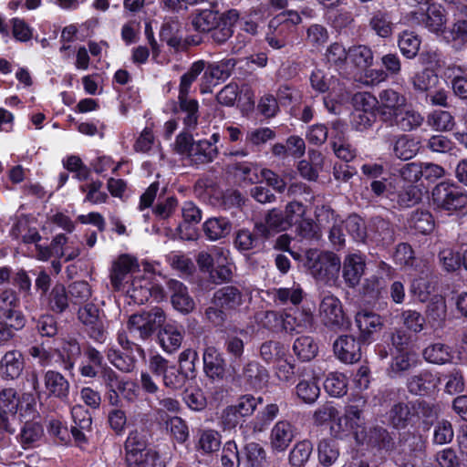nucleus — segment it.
<instances>
[{
    "mask_svg": "<svg viewBox=\"0 0 467 467\" xmlns=\"http://www.w3.org/2000/svg\"><path fill=\"white\" fill-rule=\"evenodd\" d=\"M165 313L161 307H154L150 311L133 314L128 321L130 333H139L142 339L150 337L157 333L158 343L168 354L177 351L182 346L184 337V327L176 322L165 323Z\"/></svg>",
    "mask_w": 467,
    "mask_h": 467,
    "instance_id": "f257e3e1",
    "label": "nucleus"
},
{
    "mask_svg": "<svg viewBox=\"0 0 467 467\" xmlns=\"http://www.w3.org/2000/svg\"><path fill=\"white\" fill-rule=\"evenodd\" d=\"M239 11L229 9L219 13L212 9H197L192 16L191 24L199 33H210L216 44L225 43L234 34V26L238 22Z\"/></svg>",
    "mask_w": 467,
    "mask_h": 467,
    "instance_id": "f03ea898",
    "label": "nucleus"
},
{
    "mask_svg": "<svg viewBox=\"0 0 467 467\" xmlns=\"http://www.w3.org/2000/svg\"><path fill=\"white\" fill-rule=\"evenodd\" d=\"M245 302V295L239 285H226L215 290L204 316L214 327H223L229 317L236 313Z\"/></svg>",
    "mask_w": 467,
    "mask_h": 467,
    "instance_id": "7ed1b4c3",
    "label": "nucleus"
},
{
    "mask_svg": "<svg viewBox=\"0 0 467 467\" xmlns=\"http://www.w3.org/2000/svg\"><path fill=\"white\" fill-rule=\"evenodd\" d=\"M367 400L359 396L345 407L344 414L330 426L331 435L338 440L353 439L358 445H364L366 422L363 416Z\"/></svg>",
    "mask_w": 467,
    "mask_h": 467,
    "instance_id": "20e7f679",
    "label": "nucleus"
},
{
    "mask_svg": "<svg viewBox=\"0 0 467 467\" xmlns=\"http://www.w3.org/2000/svg\"><path fill=\"white\" fill-rule=\"evenodd\" d=\"M430 200L438 213L457 219L467 215V191L456 182L444 181L437 183L431 192Z\"/></svg>",
    "mask_w": 467,
    "mask_h": 467,
    "instance_id": "39448f33",
    "label": "nucleus"
},
{
    "mask_svg": "<svg viewBox=\"0 0 467 467\" xmlns=\"http://www.w3.org/2000/svg\"><path fill=\"white\" fill-rule=\"evenodd\" d=\"M304 265L314 278L325 281L332 278L339 271L340 260L332 252L309 249L306 253Z\"/></svg>",
    "mask_w": 467,
    "mask_h": 467,
    "instance_id": "423d86ee",
    "label": "nucleus"
},
{
    "mask_svg": "<svg viewBox=\"0 0 467 467\" xmlns=\"http://www.w3.org/2000/svg\"><path fill=\"white\" fill-rule=\"evenodd\" d=\"M357 336L368 346L375 342L385 326L384 317L373 310L361 308L354 316Z\"/></svg>",
    "mask_w": 467,
    "mask_h": 467,
    "instance_id": "0eeeda50",
    "label": "nucleus"
},
{
    "mask_svg": "<svg viewBox=\"0 0 467 467\" xmlns=\"http://www.w3.org/2000/svg\"><path fill=\"white\" fill-rule=\"evenodd\" d=\"M319 315L323 324L335 330H347L351 321L343 309L342 302L334 295L324 296L319 304Z\"/></svg>",
    "mask_w": 467,
    "mask_h": 467,
    "instance_id": "6e6552de",
    "label": "nucleus"
},
{
    "mask_svg": "<svg viewBox=\"0 0 467 467\" xmlns=\"http://www.w3.org/2000/svg\"><path fill=\"white\" fill-rule=\"evenodd\" d=\"M233 382L244 386L246 389H262L269 379L267 369L257 361H249L242 371L230 372Z\"/></svg>",
    "mask_w": 467,
    "mask_h": 467,
    "instance_id": "1a4fd4ad",
    "label": "nucleus"
},
{
    "mask_svg": "<svg viewBox=\"0 0 467 467\" xmlns=\"http://www.w3.org/2000/svg\"><path fill=\"white\" fill-rule=\"evenodd\" d=\"M202 366L205 377L213 383H221L230 378L229 366L223 354L213 346L204 348Z\"/></svg>",
    "mask_w": 467,
    "mask_h": 467,
    "instance_id": "9d476101",
    "label": "nucleus"
},
{
    "mask_svg": "<svg viewBox=\"0 0 467 467\" xmlns=\"http://www.w3.org/2000/svg\"><path fill=\"white\" fill-rule=\"evenodd\" d=\"M368 345L360 341V337L351 334L340 335L333 343V352L336 358L345 364H354L360 361L362 349Z\"/></svg>",
    "mask_w": 467,
    "mask_h": 467,
    "instance_id": "9b49d317",
    "label": "nucleus"
},
{
    "mask_svg": "<svg viewBox=\"0 0 467 467\" xmlns=\"http://www.w3.org/2000/svg\"><path fill=\"white\" fill-rule=\"evenodd\" d=\"M68 296L67 286L63 283L57 282L50 293H47L40 302L47 312L64 317L74 313Z\"/></svg>",
    "mask_w": 467,
    "mask_h": 467,
    "instance_id": "f8f14e48",
    "label": "nucleus"
},
{
    "mask_svg": "<svg viewBox=\"0 0 467 467\" xmlns=\"http://www.w3.org/2000/svg\"><path fill=\"white\" fill-rule=\"evenodd\" d=\"M0 319L13 322V326L26 324L19 295L11 288H6L0 293Z\"/></svg>",
    "mask_w": 467,
    "mask_h": 467,
    "instance_id": "ddd939ff",
    "label": "nucleus"
},
{
    "mask_svg": "<svg viewBox=\"0 0 467 467\" xmlns=\"http://www.w3.org/2000/svg\"><path fill=\"white\" fill-rule=\"evenodd\" d=\"M366 243L376 246H388L394 242L395 233L389 221L372 217L367 225Z\"/></svg>",
    "mask_w": 467,
    "mask_h": 467,
    "instance_id": "4468645a",
    "label": "nucleus"
},
{
    "mask_svg": "<svg viewBox=\"0 0 467 467\" xmlns=\"http://www.w3.org/2000/svg\"><path fill=\"white\" fill-rule=\"evenodd\" d=\"M140 271V265L137 257L130 254H121L112 263L109 273V279L112 288L120 291L128 275Z\"/></svg>",
    "mask_w": 467,
    "mask_h": 467,
    "instance_id": "2eb2a0df",
    "label": "nucleus"
},
{
    "mask_svg": "<svg viewBox=\"0 0 467 467\" xmlns=\"http://www.w3.org/2000/svg\"><path fill=\"white\" fill-rule=\"evenodd\" d=\"M182 222L179 223L176 231L182 240L192 241L197 238L195 225L202 218V212L192 201H185L182 206Z\"/></svg>",
    "mask_w": 467,
    "mask_h": 467,
    "instance_id": "dca6fc26",
    "label": "nucleus"
},
{
    "mask_svg": "<svg viewBox=\"0 0 467 467\" xmlns=\"http://www.w3.org/2000/svg\"><path fill=\"white\" fill-rule=\"evenodd\" d=\"M296 427L287 420H280L273 426L269 441L274 453L285 452L296 436Z\"/></svg>",
    "mask_w": 467,
    "mask_h": 467,
    "instance_id": "f3484780",
    "label": "nucleus"
},
{
    "mask_svg": "<svg viewBox=\"0 0 467 467\" xmlns=\"http://www.w3.org/2000/svg\"><path fill=\"white\" fill-rule=\"evenodd\" d=\"M275 317L276 321L279 322V326L281 330L285 331L286 333H294L299 332V328H306L308 327H311L313 324L314 317L310 310H299L298 308L296 309H289L285 311L283 314L277 317L276 314L272 312L270 314Z\"/></svg>",
    "mask_w": 467,
    "mask_h": 467,
    "instance_id": "a211bd4d",
    "label": "nucleus"
},
{
    "mask_svg": "<svg viewBox=\"0 0 467 467\" xmlns=\"http://www.w3.org/2000/svg\"><path fill=\"white\" fill-rule=\"evenodd\" d=\"M83 358L84 361L79 367L78 371L82 377L85 378H97L99 373L109 367L105 361L103 354L93 347L89 342L83 344Z\"/></svg>",
    "mask_w": 467,
    "mask_h": 467,
    "instance_id": "6ab92c4d",
    "label": "nucleus"
},
{
    "mask_svg": "<svg viewBox=\"0 0 467 467\" xmlns=\"http://www.w3.org/2000/svg\"><path fill=\"white\" fill-rule=\"evenodd\" d=\"M171 112L175 115L183 113L182 119L184 127L189 130L196 129L199 120V102L195 99H189V93L178 95V102H173Z\"/></svg>",
    "mask_w": 467,
    "mask_h": 467,
    "instance_id": "aec40b11",
    "label": "nucleus"
},
{
    "mask_svg": "<svg viewBox=\"0 0 467 467\" xmlns=\"http://www.w3.org/2000/svg\"><path fill=\"white\" fill-rule=\"evenodd\" d=\"M455 7L458 13L454 15V22L451 26L444 27L442 35L448 42L462 46L467 44V5L459 3Z\"/></svg>",
    "mask_w": 467,
    "mask_h": 467,
    "instance_id": "412c9836",
    "label": "nucleus"
},
{
    "mask_svg": "<svg viewBox=\"0 0 467 467\" xmlns=\"http://www.w3.org/2000/svg\"><path fill=\"white\" fill-rule=\"evenodd\" d=\"M235 66L236 60L234 58H225L218 62L209 63L207 66L205 65L202 80L207 87L216 86L231 77Z\"/></svg>",
    "mask_w": 467,
    "mask_h": 467,
    "instance_id": "4be33fe9",
    "label": "nucleus"
},
{
    "mask_svg": "<svg viewBox=\"0 0 467 467\" xmlns=\"http://www.w3.org/2000/svg\"><path fill=\"white\" fill-rule=\"evenodd\" d=\"M440 383V378L431 370L422 369L408 379L407 388L410 393L426 396L434 392Z\"/></svg>",
    "mask_w": 467,
    "mask_h": 467,
    "instance_id": "5701e85b",
    "label": "nucleus"
},
{
    "mask_svg": "<svg viewBox=\"0 0 467 467\" xmlns=\"http://www.w3.org/2000/svg\"><path fill=\"white\" fill-rule=\"evenodd\" d=\"M415 401L397 402L389 411L390 424L396 429H405L408 426H417V416H415Z\"/></svg>",
    "mask_w": 467,
    "mask_h": 467,
    "instance_id": "b1692460",
    "label": "nucleus"
},
{
    "mask_svg": "<svg viewBox=\"0 0 467 467\" xmlns=\"http://www.w3.org/2000/svg\"><path fill=\"white\" fill-rule=\"evenodd\" d=\"M25 368V358L21 351L12 349L5 352L0 359V377L4 380L18 379Z\"/></svg>",
    "mask_w": 467,
    "mask_h": 467,
    "instance_id": "393cba45",
    "label": "nucleus"
},
{
    "mask_svg": "<svg viewBox=\"0 0 467 467\" xmlns=\"http://www.w3.org/2000/svg\"><path fill=\"white\" fill-rule=\"evenodd\" d=\"M385 124L390 127L396 126L401 130L410 131L419 128L423 122V117L417 111L412 109L405 110L401 108L397 113L392 115L388 112L383 113Z\"/></svg>",
    "mask_w": 467,
    "mask_h": 467,
    "instance_id": "a878e982",
    "label": "nucleus"
},
{
    "mask_svg": "<svg viewBox=\"0 0 467 467\" xmlns=\"http://www.w3.org/2000/svg\"><path fill=\"white\" fill-rule=\"evenodd\" d=\"M20 396L13 388L3 389L0 391V420L4 428L12 427L10 420H16L19 409Z\"/></svg>",
    "mask_w": 467,
    "mask_h": 467,
    "instance_id": "bb28decb",
    "label": "nucleus"
},
{
    "mask_svg": "<svg viewBox=\"0 0 467 467\" xmlns=\"http://www.w3.org/2000/svg\"><path fill=\"white\" fill-rule=\"evenodd\" d=\"M414 14H420L421 20L425 23L426 27L431 32H440L444 29L445 10L441 4L431 1L427 5L420 6L419 10L414 11Z\"/></svg>",
    "mask_w": 467,
    "mask_h": 467,
    "instance_id": "cd10ccee",
    "label": "nucleus"
},
{
    "mask_svg": "<svg viewBox=\"0 0 467 467\" xmlns=\"http://www.w3.org/2000/svg\"><path fill=\"white\" fill-rule=\"evenodd\" d=\"M365 267V261L360 255L352 254L346 256L342 269L345 284L351 288L357 286L364 274Z\"/></svg>",
    "mask_w": 467,
    "mask_h": 467,
    "instance_id": "c85d7f7f",
    "label": "nucleus"
},
{
    "mask_svg": "<svg viewBox=\"0 0 467 467\" xmlns=\"http://www.w3.org/2000/svg\"><path fill=\"white\" fill-rule=\"evenodd\" d=\"M169 288L172 292L171 302L175 310L182 314H189L194 309L195 303L183 283L178 280H171L169 282Z\"/></svg>",
    "mask_w": 467,
    "mask_h": 467,
    "instance_id": "c756f323",
    "label": "nucleus"
},
{
    "mask_svg": "<svg viewBox=\"0 0 467 467\" xmlns=\"http://www.w3.org/2000/svg\"><path fill=\"white\" fill-rule=\"evenodd\" d=\"M194 438V449L202 455H210L220 450L222 436L215 430L199 429Z\"/></svg>",
    "mask_w": 467,
    "mask_h": 467,
    "instance_id": "7c9ffc66",
    "label": "nucleus"
},
{
    "mask_svg": "<svg viewBox=\"0 0 467 467\" xmlns=\"http://www.w3.org/2000/svg\"><path fill=\"white\" fill-rule=\"evenodd\" d=\"M378 100L379 109V118L380 120L384 123V112H386V114L389 112L392 115V113H397V111L403 108L406 104L405 96L391 88L381 90L379 93Z\"/></svg>",
    "mask_w": 467,
    "mask_h": 467,
    "instance_id": "2f4dec72",
    "label": "nucleus"
},
{
    "mask_svg": "<svg viewBox=\"0 0 467 467\" xmlns=\"http://www.w3.org/2000/svg\"><path fill=\"white\" fill-rule=\"evenodd\" d=\"M82 351L83 345H80L78 338L74 337L64 338L58 349V357L63 363L64 368L72 370L76 361L80 358Z\"/></svg>",
    "mask_w": 467,
    "mask_h": 467,
    "instance_id": "473e14b6",
    "label": "nucleus"
},
{
    "mask_svg": "<svg viewBox=\"0 0 467 467\" xmlns=\"http://www.w3.org/2000/svg\"><path fill=\"white\" fill-rule=\"evenodd\" d=\"M44 382L48 396H54L60 400L67 398L69 383L61 373L55 370H47L44 376Z\"/></svg>",
    "mask_w": 467,
    "mask_h": 467,
    "instance_id": "72a5a7b5",
    "label": "nucleus"
},
{
    "mask_svg": "<svg viewBox=\"0 0 467 467\" xmlns=\"http://www.w3.org/2000/svg\"><path fill=\"white\" fill-rule=\"evenodd\" d=\"M243 467H265L268 463L266 451L258 442L251 441L242 448Z\"/></svg>",
    "mask_w": 467,
    "mask_h": 467,
    "instance_id": "f704fd0d",
    "label": "nucleus"
},
{
    "mask_svg": "<svg viewBox=\"0 0 467 467\" xmlns=\"http://www.w3.org/2000/svg\"><path fill=\"white\" fill-rule=\"evenodd\" d=\"M420 149V141L407 134L400 135L393 142V154L402 161H409L414 158Z\"/></svg>",
    "mask_w": 467,
    "mask_h": 467,
    "instance_id": "c9c22d12",
    "label": "nucleus"
},
{
    "mask_svg": "<svg viewBox=\"0 0 467 467\" xmlns=\"http://www.w3.org/2000/svg\"><path fill=\"white\" fill-rule=\"evenodd\" d=\"M373 63L372 50L364 45L354 46L348 49L347 65H350L357 70V74H361Z\"/></svg>",
    "mask_w": 467,
    "mask_h": 467,
    "instance_id": "e433bc0d",
    "label": "nucleus"
},
{
    "mask_svg": "<svg viewBox=\"0 0 467 467\" xmlns=\"http://www.w3.org/2000/svg\"><path fill=\"white\" fill-rule=\"evenodd\" d=\"M223 348L229 358V371L235 373L240 369L244 353V343L237 336H227L223 342Z\"/></svg>",
    "mask_w": 467,
    "mask_h": 467,
    "instance_id": "4c0bfd02",
    "label": "nucleus"
},
{
    "mask_svg": "<svg viewBox=\"0 0 467 467\" xmlns=\"http://www.w3.org/2000/svg\"><path fill=\"white\" fill-rule=\"evenodd\" d=\"M202 230L208 240L217 241L231 233L232 223L226 217H212L203 223Z\"/></svg>",
    "mask_w": 467,
    "mask_h": 467,
    "instance_id": "58836bf2",
    "label": "nucleus"
},
{
    "mask_svg": "<svg viewBox=\"0 0 467 467\" xmlns=\"http://www.w3.org/2000/svg\"><path fill=\"white\" fill-rule=\"evenodd\" d=\"M67 290L74 312L79 306L89 303L88 300L92 296V290L88 282L85 280L74 281L67 286Z\"/></svg>",
    "mask_w": 467,
    "mask_h": 467,
    "instance_id": "ea45409f",
    "label": "nucleus"
},
{
    "mask_svg": "<svg viewBox=\"0 0 467 467\" xmlns=\"http://www.w3.org/2000/svg\"><path fill=\"white\" fill-rule=\"evenodd\" d=\"M364 444L379 451L384 450L389 451L392 450L394 441L391 435L386 429L376 426L371 428L368 432L366 431Z\"/></svg>",
    "mask_w": 467,
    "mask_h": 467,
    "instance_id": "a19ab883",
    "label": "nucleus"
},
{
    "mask_svg": "<svg viewBox=\"0 0 467 467\" xmlns=\"http://www.w3.org/2000/svg\"><path fill=\"white\" fill-rule=\"evenodd\" d=\"M397 43L401 55L413 59L419 54L421 39L414 31L403 30L399 34Z\"/></svg>",
    "mask_w": 467,
    "mask_h": 467,
    "instance_id": "79ce46f5",
    "label": "nucleus"
},
{
    "mask_svg": "<svg viewBox=\"0 0 467 467\" xmlns=\"http://www.w3.org/2000/svg\"><path fill=\"white\" fill-rule=\"evenodd\" d=\"M313 443L302 440L294 444L288 454V463L291 467H305L313 453Z\"/></svg>",
    "mask_w": 467,
    "mask_h": 467,
    "instance_id": "37998d69",
    "label": "nucleus"
},
{
    "mask_svg": "<svg viewBox=\"0 0 467 467\" xmlns=\"http://www.w3.org/2000/svg\"><path fill=\"white\" fill-rule=\"evenodd\" d=\"M23 422L24 425L19 433V441L22 447L26 449L29 448L42 438L44 429L40 420H26V421Z\"/></svg>",
    "mask_w": 467,
    "mask_h": 467,
    "instance_id": "c03bdc74",
    "label": "nucleus"
},
{
    "mask_svg": "<svg viewBox=\"0 0 467 467\" xmlns=\"http://www.w3.org/2000/svg\"><path fill=\"white\" fill-rule=\"evenodd\" d=\"M297 398L306 404H313L320 395V387L317 377L300 379L296 386Z\"/></svg>",
    "mask_w": 467,
    "mask_h": 467,
    "instance_id": "a18cd8bd",
    "label": "nucleus"
},
{
    "mask_svg": "<svg viewBox=\"0 0 467 467\" xmlns=\"http://www.w3.org/2000/svg\"><path fill=\"white\" fill-rule=\"evenodd\" d=\"M415 416H417V426L428 431L438 419V412L434 405L425 400L415 401Z\"/></svg>",
    "mask_w": 467,
    "mask_h": 467,
    "instance_id": "49530a36",
    "label": "nucleus"
},
{
    "mask_svg": "<svg viewBox=\"0 0 467 467\" xmlns=\"http://www.w3.org/2000/svg\"><path fill=\"white\" fill-rule=\"evenodd\" d=\"M293 350L299 360L310 361L317 357L318 345L312 337L301 336L295 340Z\"/></svg>",
    "mask_w": 467,
    "mask_h": 467,
    "instance_id": "de8ad7c7",
    "label": "nucleus"
},
{
    "mask_svg": "<svg viewBox=\"0 0 467 467\" xmlns=\"http://www.w3.org/2000/svg\"><path fill=\"white\" fill-rule=\"evenodd\" d=\"M343 228L358 243H366L367 225L364 219L357 213L349 214L343 222Z\"/></svg>",
    "mask_w": 467,
    "mask_h": 467,
    "instance_id": "09e8293b",
    "label": "nucleus"
},
{
    "mask_svg": "<svg viewBox=\"0 0 467 467\" xmlns=\"http://www.w3.org/2000/svg\"><path fill=\"white\" fill-rule=\"evenodd\" d=\"M279 406L276 403H270L260 410L254 419L251 421L254 432H263L279 414Z\"/></svg>",
    "mask_w": 467,
    "mask_h": 467,
    "instance_id": "8fccbe9b",
    "label": "nucleus"
},
{
    "mask_svg": "<svg viewBox=\"0 0 467 467\" xmlns=\"http://www.w3.org/2000/svg\"><path fill=\"white\" fill-rule=\"evenodd\" d=\"M326 392L335 398H340L348 392V378L340 372H330L324 383Z\"/></svg>",
    "mask_w": 467,
    "mask_h": 467,
    "instance_id": "3c124183",
    "label": "nucleus"
},
{
    "mask_svg": "<svg viewBox=\"0 0 467 467\" xmlns=\"http://www.w3.org/2000/svg\"><path fill=\"white\" fill-rule=\"evenodd\" d=\"M178 206L179 201L175 195H160L157 202L152 206V213L160 221L168 220L174 214Z\"/></svg>",
    "mask_w": 467,
    "mask_h": 467,
    "instance_id": "603ef678",
    "label": "nucleus"
},
{
    "mask_svg": "<svg viewBox=\"0 0 467 467\" xmlns=\"http://www.w3.org/2000/svg\"><path fill=\"white\" fill-rule=\"evenodd\" d=\"M369 26L380 37L388 38L392 35L393 24L388 12L379 10L372 14Z\"/></svg>",
    "mask_w": 467,
    "mask_h": 467,
    "instance_id": "864d4df0",
    "label": "nucleus"
},
{
    "mask_svg": "<svg viewBox=\"0 0 467 467\" xmlns=\"http://www.w3.org/2000/svg\"><path fill=\"white\" fill-rule=\"evenodd\" d=\"M410 224L419 234H429L435 227V221L429 211L417 210L412 213Z\"/></svg>",
    "mask_w": 467,
    "mask_h": 467,
    "instance_id": "5fc2aeb1",
    "label": "nucleus"
},
{
    "mask_svg": "<svg viewBox=\"0 0 467 467\" xmlns=\"http://www.w3.org/2000/svg\"><path fill=\"white\" fill-rule=\"evenodd\" d=\"M317 456L321 465L331 466L338 458L339 451L336 441L332 439H323L317 445Z\"/></svg>",
    "mask_w": 467,
    "mask_h": 467,
    "instance_id": "6e6d98bb",
    "label": "nucleus"
},
{
    "mask_svg": "<svg viewBox=\"0 0 467 467\" xmlns=\"http://www.w3.org/2000/svg\"><path fill=\"white\" fill-rule=\"evenodd\" d=\"M234 244L237 250L241 252L262 249V239L257 238L253 231L245 228L237 231Z\"/></svg>",
    "mask_w": 467,
    "mask_h": 467,
    "instance_id": "4d7b16f0",
    "label": "nucleus"
},
{
    "mask_svg": "<svg viewBox=\"0 0 467 467\" xmlns=\"http://www.w3.org/2000/svg\"><path fill=\"white\" fill-rule=\"evenodd\" d=\"M392 361L389 366L391 377L400 376L403 372L408 371L416 366V360L413 359L411 352L394 353L390 348Z\"/></svg>",
    "mask_w": 467,
    "mask_h": 467,
    "instance_id": "13d9d810",
    "label": "nucleus"
},
{
    "mask_svg": "<svg viewBox=\"0 0 467 467\" xmlns=\"http://www.w3.org/2000/svg\"><path fill=\"white\" fill-rule=\"evenodd\" d=\"M449 87L453 95L459 99L467 102V73L461 67L454 68L448 76Z\"/></svg>",
    "mask_w": 467,
    "mask_h": 467,
    "instance_id": "bf43d9fd",
    "label": "nucleus"
},
{
    "mask_svg": "<svg viewBox=\"0 0 467 467\" xmlns=\"http://www.w3.org/2000/svg\"><path fill=\"white\" fill-rule=\"evenodd\" d=\"M125 456L136 455L140 451H153L149 446L146 436L137 430L130 431L124 443Z\"/></svg>",
    "mask_w": 467,
    "mask_h": 467,
    "instance_id": "052dcab7",
    "label": "nucleus"
},
{
    "mask_svg": "<svg viewBox=\"0 0 467 467\" xmlns=\"http://www.w3.org/2000/svg\"><path fill=\"white\" fill-rule=\"evenodd\" d=\"M353 110L379 115V100L369 92H358L352 98Z\"/></svg>",
    "mask_w": 467,
    "mask_h": 467,
    "instance_id": "680f3d73",
    "label": "nucleus"
},
{
    "mask_svg": "<svg viewBox=\"0 0 467 467\" xmlns=\"http://www.w3.org/2000/svg\"><path fill=\"white\" fill-rule=\"evenodd\" d=\"M221 463L222 467H243L242 449H238L234 441H228L223 444Z\"/></svg>",
    "mask_w": 467,
    "mask_h": 467,
    "instance_id": "e2e57ef3",
    "label": "nucleus"
},
{
    "mask_svg": "<svg viewBox=\"0 0 467 467\" xmlns=\"http://www.w3.org/2000/svg\"><path fill=\"white\" fill-rule=\"evenodd\" d=\"M167 426L173 441L181 445H185L190 439V431L186 420L179 416H173L167 420Z\"/></svg>",
    "mask_w": 467,
    "mask_h": 467,
    "instance_id": "0e129e2a",
    "label": "nucleus"
},
{
    "mask_svg": "<svg viewBox=\"0 0 467 467\" xmlns=\"http://www.w3.org/2000/svg\"><path fill=\"white\" fill-rule=\"evenodd\" d=\"M218 154V149L206 140H200L193 148L192 153V161L195 163H208L213 161Z\"/></svg>",
    "mask_w": 467,
    "mask_h": 467,
    "instance_id": "69168bd1",
    "label": "nucleus"
},
{
    "mask_svg": "<svg viewBox=\"0 0 467 467\" xmlns=\"http://www.w3.org/2000/svg\"><path fill=\"white\" fill-rule=\"evenodd\" d=\"M450 348L442 343H434L423 350L426 361L433 364H445L451 359Z\"/></svg>",
    "mask_w": 467,
    "mask_h": 467,
    "instance_id": "338daca9",
    "label": "nucleus"
},
{
    "mask_svg": "<svg viewBox=\"0 0 467 467\" xmlns=\"http://www.w3.org/2000/svg\"><path fill=\"white\" fill-rule=\"evenodd\" d=\"M160 455L156 451H140L136 455L125 456L128 467H156Z\"/></svg>",
    "mask_w": 467,
    "mask_h": 467,
    "instance_id": "774afa93",
    "label": "nucleus"
}]
</instances>
